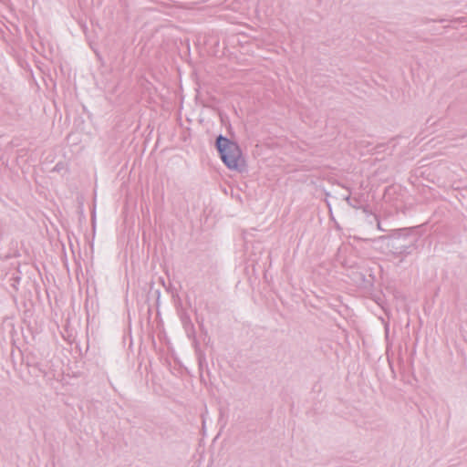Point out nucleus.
Here are the masks:
<instances>
[{"label":"nucleus","mask_w":467,"mask_h":467,"mask_svg":"<svg viewBox=\"0 0 467 467\" xmlns=\"http://www.w3.org/2000/svg\"><path fill=\"white\" fill-rule=\"evenodd\" d=\"M223 163L231 170H241L244 167V160L238 145L228 139L219 136L216 141Z\"/></svg>","instance_id":"1"}]
</instances>
